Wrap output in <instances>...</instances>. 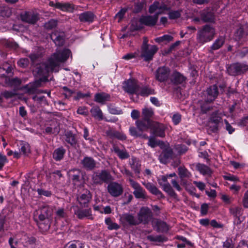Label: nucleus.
<instances>
[{"label":"nucleus","mask_w":248,"mask_h":248,"mask_svg":"<svg viewBox=\"0 0 248 248\" xmlns=\"http://www.w3.org/2000/svg\"><path fill=\"white\" fill-rule=\"evenodd\" d=\"M236 53H237L236 56L241 59L248 56V47H243L242 49L236 51Z\"/></svg>","instance_id":"obj_54"},{"label":"nucleus","mask_w":248,"mask_h":248,"mask_svg":"<svg viewBox=\"0 0 248 248\" xmlns=\"http://www.w3.org/2000/svg\"><path fill=\"white\" fill-rule=\"evenodd\" d=\"M112 151L117 155L119 158L122 160L127 159L130 157L129 153L124 147L122 149H121L118 146L113 145Z\"/></svg>","instance_id":"obj_29"},{"label":"nucleus","mask_w":248,"mask_h":248,"mask_svg":"<svg viewBox=\"0 0 248 248\" xmlns=\"http://www.w3.org/2000/svg\"><path fill=\"white\" fill-rule=\"evenodd\" d=\"M225 37L224 36H219L216 39L212 45L209 47V52L213 54L214 51L220 48L224 44Z\"/></svg>","instance_id":"obj_27"},{"label":"nucleus","mask_w":248,"mask_h":248,"mask_svg":"<svg viewBox=\"0 0 248 248\" xmlns=\"http://www.w3.org/2000/svg\"><path fill=\"white\" fill-rule=\"evenodd\" d=\"M21 18L23 21L31 24H35L39 19L38 15L32 12H25L21 15Z\"/></svg>","instance_id":"obj_17"},{"label":"nucleus","mask_w":248,"mask_h":248,"mask_svg":"<svg viewBox=\"0 0 248 248\" xmlns=\"http://www.w3.org/2000/svg\"><path fill=\"white\" fill-rule=\"evenodd\" d=\"M165 129L163 124L153 121L150 129L153 135L162 138L165 136Z\"/></svg>","instance_id":"obj_15"},{"label":"nucleus","mask_w":248,"mask_h":248,"mask_svg":"<svg viewBox=\"0 0 248 248\" xmlns=\"http://www.w3.org/2000/svg\"><path fill=\"white\" fill-rule=\"evenodd\" d=\"M147 239L151 242H156L159 243L166 242L168 240L167 237L162 235L156 236L150 235L147 236Z\"/></svg>","instance_id":"obj_47"},{"label":"nucleus","mask_w":248,"mask_h":248,"mask_svg":"<svg viewBox=\"0 0 248 248\" xmlns=\"http://www.w3.org/2000/svg\"><path fill=\"white\" fill-rule=\"evenodd\" d=\"M162 12H158L154 16H142L140 19L141 24L149 27H153L156 25L159 14Z\"/></svg>","instance_id":"obj_14"},{"label":"nucleus","mask_w":248,"mask_h":248,"mask_svg":"<svg viewBox=\"0 0 248 248\" xmlns=\"http://www.w3.org/2000/svg\"><path fill=\"white\" fill-rule=\"evenodd\" d=\"M158 182L159 185L162 186L163 190L167 193L170 197L175 199H177V194L175 193L169 183L164 184V183L159 179H158Z\"/></svg>","instance_id":"obj_26"},{"label":"nucleus","mask_w":248,"mask_h":248,"mask_svg":"<svg viewBox=\"0 0 248 248\" xmlns=\"http://www.w3.org/2000/svg\"><path fill=\"white\" fill-rule=\"evenodd\" d=\"M64 137L65 142L71 147L75 149L77 147H79V146L77 136L71 131H68L65 132Z\"/></svg>","instance_id":"obj_16"},{"label":"nucleus","mask_w":248,"mask_h":248,"mask_svg":"<svg viewBox=\"0 0 248 248\" xmlns=\"http://www.w3.org/2000/svg\"><path fill=\"white\" fill-rule=\"evenodd\" d=\"M113 177L107 170L93 172L92 181L95 185H102L103 183L108 184L113 180Z\"/></svg>","instance_id":"obj_3"},{"label":"nucleus","mask_w":248,"mask_h":248,"mask_svg":"<svg viewBox=\"0 0 248 248\" xmlns=\"http://www.w3.org/2000/svg\"><path fill=\"white\" fill-rule=\"evenodd\" d=\"M3 44L5 47L13 49H16L19 47L18 45L13 40H5Z\"/></svg>","instance_id":"obj_51"},{"label":"nucleus","mask_w":248,"mask_h":248,"mask_svg":"<svg viewBox=\"0 0 248 248\" xmlns=\"http://www.w3.org/2000/svg\"><path fill=\"white\" fill-rule=\"evenodd\" d=\"M248 34L247 28L243 26L239 27L235 31V35L238 39H241Z\"/></svg>","instance_id":"obj_48"},{"label":"nucleus","mask_w":248,"mask_h":248,"mask_svg":"<svg viewBox=\"0 0 248 248\" xmlns=\"http://www.w3.org/2000/svg\"><path fill=\"white\" fill-rule=\"evenodd\" d=\"M43 82H46V78H44L42 79H37L33 82L30 83L25 85L23 89L26 91V93L29 94H38L39 93L38 88L41 86Z\"/></svg>","instance_id":"obj_9"},{"label":"nucleus","mask_w":248,"mask_h":248,"mask_svg":"<svg viewBox=\"0 0 248 248\" xmlns=\"http://www.w3.org/2000/svg\"><path fill=\"white\" fill-rule=\"evenodd\" d=\"M142 184L152 194L155 195L156 193L158 188L155 185L150 182H143Z\"/></svg>","instance_id":"obj_52"},{"label":"nucleus","mask_w":248,"mask_h":248,"mask_svg":"<svg viewBox=\"0 0 248 248\" xmlns=\"http://www.w3.org/2000/svg\"><path fill=\"white\" fill-rule=\"evenodd\" d=\"M226 71L227 74L231 76H241L248 71V64L240 62L232 63L228 65Z\"/></svg>","instance_id":"obj_4"},{"label":"nucleus","mask_w":248,"mask_h":248,"mask_svg":"<svg viewBox=\"0 0 248 248\" xmlns=\"http://www.w3.org/2000/svg\"><path fill=\"white\" fill-rule=\"evenodd\" d=\"M2 95L6 99H9L15 97L16 94L13 91H5L1 93Z\"/></svg>","instance_id":"obj_63"},{"label":"nucleus","mask_w":248,"mask_h":248,"mask_svg":"<svg viewBox=\"0 0 248 248\" xmlns=\"http://www.w3.org/2000/svg\"><path fill=\"white\" fill-rule=\"evenodd\" d=\"M170 70L168 67L163 66L159 67L155 72V78L160 82L167 81L170 78Z\"/></svg>","instance_id":"obj_8"},{"label":"nucleus","mask_w":248,"mask_h":248,"mask_svg":"<svg viewBox=\"0 0 248 248\" xmlns=\"http://www.w3.org/2000/svg\"><path fill=\"white\" fill-rule=\"evenodd\" d=\"M71 172L73 173V174H70V178L73 183L76 185L77 183L80 182L81 171L78 169H73L71 170Z\"/></svg>","instance_id":"obj_41"},{"label":"nucleus","mask_w":248,"mask_h":248,"mask_svg":"<svg viewBox=\"0 0 248 248\" xmlns=\"http://www.w3.org/2000/svg\"><path fill=\"white\" fill-rule=\"evenodd\" d=\"M58 9L63 11L72 12L74 9V6L68 2L61 3L57 5Z\"/></svg>","instance_id":"obj_44"},{"label":"nucleus","mask_w":248,"mask_h":248,"mask_svg":"<svg viewBox=\"0 0 248 248\" xmlns=\"http://www.w3.org/2000/svg\"><path fill=\"white\" fill-rule=\"evenodd\" d=\"M37 191L38 195L40 196H44L49 197L52 195V193L50 191L45 190L42 188H38Z\"/></svg>","instance_id":"obj_60"},{"label":"nucleus","mask_w":248,"mask_h":248,"mask_svg":"<svg viewBox=\"0 0 248 248\" xmlns=\"http://www.w3.org/2000/svg\"><path fill=\"white\" fill-rule=\"evenodd\" d=\"M175 149L179 155L185 154L188 150L187 146L184 144H178L175 146Z\"/></svg>","instance_id":"obj_55"},{"label":"nucleus","mask_w":248,"mask_h":248,"mask_svg":"<svg viewBox=\"0 0 248 248\" xmlns=\"http://www.w3.org/2000/svg\"><path fill=\"white\" fill-rule=\"evenodd\" d=\"M230 212L233 217H241L243 214V209L239 206L231 207Z\"/></svg>","instance_id":"obj_50"},{"label":"nucleus","mask_w":248,"mask_h":248,"mask_svg":"<svg viewBox=\"0 0 248 248\" xmlns=\"http://www.w3.org/2000/svg\"><path fill=\"white\" fill-rule=\"evenodd\" d=\"M129 132L131 136L135 137H141L142 136V132L139 130H137L136 128L134 126L130 127Z\"/></svg>","instance_id":"obj_56"},{"label":"nucleus","mask_w":248,"mask_h":248,"mask_svg":"<svg viewBox=\"0 0 248 248\" xmlns=\"http://www.w3.org/2000/svg\"><path fill=\"white\" fill-rule=\"evenodd\" d=\"M83 247L80 243L76 242L74 243H68L65 247L64 248H82Z\"/></svg>","instance_id":"obj_64"},{"label":"nucleus","mask_w":248,"mask_h":248,"mask_svg":"<svg viewBox=\"0 0 248 248\" xmlns=\"http://www.w3.org/2000/svg\"><path fill=\"white\" fill-rule=\"evenodd\" d=\"M95 15L91 11L84 12L78 15V19L81 22L90 24L94 21Z\"/></svg>","instance_id":"obj_25"},{"label":"nucleus","mask_w":248,"mask_h":248,"mask_svg":"<svg viewBox=\"0 0 248 248\" xmlns=\"http://www.w3.org/2000/svg\"><path fill=\"white\" fill-rule=\"evenodd\" d=\"M65 153V149L63 147L61 146L54 150L52 156L55 161H60L63 158Z\"/></svg>","instance_id":"obj_32"},{"label":"nucleus","mask_w":248,"mask_h":248,"mask_svg":"<svg viewBox=\"0 0 248 248\" xmlns=\"http://www.w3.org/2000/svg\"><path fill=\"white\" fill-rule=\"evenodd\" d=\"M76 209L74 210V214L77 217L80 219H82L84 217H88L89 219H93L92 217V210L91 208L87 209H82L78 206L76 207Z\"/></svg>","instance_id":"obj_24"},{"label":"nucleus","mask_w":248,"mask_h":248,"mask_svg":"<svg viewBox=\"0 0 248 248\" xmlns=\"http://www.w3.org/2000/svg\"><path fill=\"white\" fill-rule=\"evenodd\" d=\"M80 163L82 168L87 170H92L96 167V162L92 157H84Z\"/></svg>","instance_id":"obj_22"},{"label":"nucleus","mask_w":248,"mask_h":248,"mask_svg":"<svg viewBox=\"0 0 248 248\" xmlns=\"http://www.w3.org/2000/svg\"><path fill=\"white\" fill-rule=\"evenodd\" d=\"M201 20L203 22L214 23L215 15L211 11L204 10L201 14Z\"/></svg>","instance_id":"obj_30"},{"label":"nucleus","mask_w":248,"mask_h":248,"mask_svg":"<svg viewBox=\"0 0 248 248\" xmlns=\"http://www.w3.org/2000/svg\"><path fill=\"white\" fill-rule=\"evenodd\" d=\"M110 95L105 93H97L94 96V100L96 102L104 104L106 101L110 100Z\"/></svg>","instance_id":"obj_37"},{"label":"nucleus","mask_w":248,"mask_h":248,"mask_svg":"<svg viewBox=\"0 0 248 248\" xmlns=\"http://www.w3.org/2000/svg\"><path fill=\"white\" fill-rule=\"evenodd\" d=\"M196 168L197 170L203 175H211L212 173L211 169L203 164L197 163L196 165Z\"/></svg>","instance_id":"obj_36"},{"label":"nucleus","mask_w":248,"mask_h":248,"mask_svg":"<svg viewBox=\"0 0 248 248\" xmlns=\"http://www.w3.org/2000/svg\"><path fill=\"white\" fill-rule=\"evenodd\" d=\"M178 170V174L181 179V184L185 185L186 182L184 179L189 178L191 176V173L185 167H179Z\"/></svg>","instance_id":"obj_35"},{"label":"nucleus","mask_w":248,"mask_h":248,"mask_svg":"<svg viewBox=\"0 0 248 248\" xmlns=\"http://www.w3.org/2000/svg\"><path fill=\"white\" fill-rule=\"evenodd\" d=\"M120 222L124 227L136 226L139 225L137 218L132 214L125 213L120 215Z\"/></svg>","instance_id":"obj_11"},{"label":"nucleus","mask_w":248,"mask_h":248,"mask_svg":"<svg viewBox=\"0 0 248 248\" xmlns=\"http://www.w3.org/2000/svg\"><path fill=\"white\" fill-rule=\"evenodd\" d=\"M147 42L148 40L147 38H144L141 46V57L146 62L151 61L154 55L156 53L158 50V48L155 45L149 46Z\"/></svg>","instance_id":"obj_5"},{"label":"nucleus","mask_w":248,"mask_h":248,"mask_svg":"<svg viewBox=\"0 0 248 248\" xmlns=\"http://www.w3.org/2000/svg\"><path fill=\"white\" fill-rule=\"evenodd\" d=\"M50 38L56 46H62L64 42V33L55 31L50 34Z\"/></svg>","instance_id":"obj_20"},{"label":"nucleus","mask_w":248,"mask_h":248,"mask_svg":"<svg viewBox=\"0 0 248 248\" xmlns=\"http://www.w3.org/2000/svg\"><path fill=\"white\" fill-rule=\"evenodd\" d=\"M212 102L207 101V99L205 98L204 100H200L198 101V104L200 106L201 111L203 114H205L211 110L212 107L210 106V104Z\"/></svg>","instance_id":"obj_39"},{"label":"nucleus","mask_w":248,"mask_h":248,"mask_svg":"<svg viewBox=\"0 0 248 248\" xmlns=\"http://www.w3.org/2000/svg\"><path fill=\"white\" fill-rule=\"evenodd\" d=\"M153 122V121H149L141 118V120H137L136 122V125L138 130L142 132L147 131L149 129H151Z\"/></svg>","instance_id":"obj_23"},{"label":"nucleus","mask_w":248,"mask_h":248,"mask_svg":"<svg viewBox=\"0 0 248 248\" xmlns=\"http://www.w3.org/2000/svg\"><path fill=\"white\" fill-rule=\"evenodd\" d=\"M171 82L176 85L182 83L185 80L186 78L180 73L174 71L170 75Z\"/></svg>","instance_id":"obj_31"},{"label":"nucleus","mask_w":248,"mask_h":248,"mask_svg":"<svg viewBox=\"0 0 248 248\" xmlns=\"http://www.w3.org/2000/svg\"><path fill=\"white\" fill-rule=\"evenodd\" d=\"M20 151L24 155H27L30 152V146L27 143H22L20 144Z\"/></svg>","instance_id":"obj_58"},{"label":"nucleus","mask_w":248,"mask_h":248,"mask_svg":"<svg viewBox=\"0 0 248 248\" xmlns=\"http://www.w3.org/2000/svg\"><path fill=\"white\" fill-rule=\"evenodd\" d=\"M218 89L216 85L209 86L204 92V96L207 101L213 102L218 95Z\"/></svg>","instance_id":"obj_13"},{"label":"nucleus","mask_w":248,"mask_h":248,"mask_svg":"<svg viewBox=\"0 0 248 248\" xmlns=\"http://www.w3.org/2000/svg\"><path fill=\"white\" fill-rule=\"evenodd\" d=\"M129 164L132 169L136 174H140V172L141 164L139 159L132 156L129 161Z\"/></svg>","instance_id":"obj_34"},{"label":"nucleus","mask_w":248,"mask_h":248,"mask_svg":"<svg viewBox=\"0 0 248 248\" xmlns=\"http://www.w3.org/2000/svg\"><path fill=\"white\" fill-rule=\"evenodd\" d=\"M155 93V92L154 89L151 88L149 86H143L141 87L140 86L137 95L145 97L151 94H154Z\"/></svg>","instance_id":"obj_33"},{"label":"nucleus","mask_w":248,"mask_h":248,"mask_svg":"<svg viewBox=\"0 0 248 248\" xmlns=\"http://www.w3.org/2000/svg\"><path fill=\"white\" fill-rule=\"evenodd\" d=\"M181 14L178 11H171L169 13V17L170 19H175L179 18Z\"/></svg>","instance_id":"obj_62"},{"label":"nucleus","mask_w":248,"mask_h":248,"mask_svg":"<svg viewBox=\"0 0 248 248\" xmlns=\"http://www.w3.org/2000/svg\"><path fill=\"white\" fill-rule=\"evenodd\" d=\"M92 197V195L91 192L87 189H85L84 193L81 194L79 197H78L77 199L81 207L85 208L88 206V203Z\"/></svg>","instance_id":"obj_19"},{"label":"nucleus","mask_w":248,"mask_h":248,"mask_svg":"<svg viewBox=\"0 0 248 248\" xmlns=\"http://www.w3.org/2000/svg\"><path fill=\"white\" fill-rule=\"evenodd\" d=\"M215 35V27L210 24H206L198 30L196 36L197 41L200 44H204L212 41Z\"/></svg>","instance_id":"obj_2"},{"label":"nucleus","mask_w":248,"mask_h":248,"mask_svg":"<svg viewBox=\"0 0 248 248\" xmlns=\"http://www.w3.org/2000/svg\"><path fill=\"white\" fill-rule=\"evenodd\" d=\"M91 113L94 118H98L99 120L103 119V113L99 107L94 106L91 110Z\"/></svg>","instance_id":"obj_46"},{"label":"nucleus","mask_w":248,"mask_h":248,"mask_svg":"<svg viewBox=\"0 0 248 248\" xmlns=\"http://www.w3.org/2000/svg\"><path fill=\"white\" fill-rule=\"evenodd\" d=\"M181 115L179 113L173 114L172 117V121L174 125L178 124L181 121Z\"/></svg>","instance_id":"obj_61"},{"label":"nucleus","mask_w":248,"mask_h":248,"mask_svg":"<svg viewBox=\"0 0 248 248\" xmlns=\"http://www.w3.org/2000/svg\"><path fill=\"white\" fill-rule=\"evenodd\" d=\"M153 227L157 232H167L170 230L169 225L166 222L158 219L154 221Z\"/></svg>","instance_id":"obj_21"},{"label":"nucleus","mask_w":248,"mask_h":248,"mask_svg":"<svg viewBox=\"0 0 248 248\" xmlns=\"http://www.w3.org/2000/svg\"><path fill=\"white\" fill-rule=\"evenodd\" d=\"M52 215V210L48 206H44L40 208L39 219L40 221L50 219Z\"/></svg>","instance_id":"obj_28"},{"label":"nucleus","mask_w":248,"mask_h":248,"mask_svg":"<svg viewBox=\"0 0 248 248\" xmlns=\"http://www.w3.org/2000/svg\"><path fill=\"white\" fill-rule=\"evenodd\" d=\"M129 182L131 186L134 189L133 194L136 198L143 200L147 198L146 192L139 183L130 178L129 179Z\"/></svg>","instance_id":"obj_10"},{"label":"nucleus","mask_w":248,"mask_h":248,"mask_svg":"<svg viewBox=\"0 0 248 248\" xmlns=\"http://www.w3.org/2000/svg\"><path fill=\"white\" fill-rule=\"evenodd\" d=\"M58 21L54 19H51L44 25V27L47 30H52L57 26Z\"/></svg>","instance_id":"obj_53"},{"label":"nucleus","mask_w":248,"mask_h":248,"mask_svg":"<svg viewBox=\"0 0 248 248\" xmlns=\"http://www.w3.org/2000/svg\"><path fill=\"white\" fill-rule=\"evenodd\" d=\"M154 111L151 108H145L142 110V118L144 119L152 121L151 118L154 115Z\"/></svg>","instance_id":"obj_43"},{"label":"nucleus","mask_w":248,"mask_h":248,"mask_svg":"<svg viewBox=\"0 0 248 248\" xmlns=\"http://www.w3.org/2000/svg\"><path fill=\"white\" fill-rule=\"evenodd\" d=\"M139 88L138 81L135 79H129L125 81L123 86L124 90L130 94H136L137 95Z\"/></svg>","instance_id":"obj_7"},{"label":"nucleus","mask_w":248,"mask_h":248,"mask_svg":"<svg viewBox=\"0 0 248 248\" xmlns=\"http://www.w3.org/2000/svg\"><path fill=\"white\" fill-rule=\"evenodd\" d=\"M42 56V52L39 49H37L32 53H31L28 55L30 58L32 64H35L38 61L39 59L41 58Z\"/></svg>","instance_id":"obj_42"},{"label":"nucleus","mask_w":248,"mask_h":248,"mask_svg":"<svg viewBox=\"0 0 248 248\" xmlns=\"http://www.w3.org/2000/svg\"><path fill=\"white\" fill-rule=\"evenodd\" d=\"M138 222L139 225L142 223L144 225L148 224L153 217V213L151 210L147 206L142 207L137 215Z\"/></svg>","instance_id":"obj_6"},{"label":"nucleus","mask_w":248,"mask_h":248,"mask_svg":"<svg viewBox=\"0 0 248 248\" xmlns=\"http://www.w3.org/2000/svg\"><path fill=\"white\" fill-rule=\"evenodd\" d=\"M107 135L110 138H116L118 140H124L126 139V136L124 134L119 131L113 130H109L106 132Z\"/></svg>","instance_id":"obj_40"},{"label":"nucleus","mask_w":248,"mask_h":248,"mask_svg":"<svg viewBox=\"0 0 248 248\" xmlns=\"http://www.w3.org/2000/svg\"><path fill=\"white\" fill-rule=\"evenodd\" d=\"M234 243H233L232 238H227L225 242L223 243V248H233Z\"/></svg>","instance_id":"obj_59"},{"label":"nucleus","mask_w":248,"mask_h":248,"mask_svg":"<svg viewBox=\"0 0 248 248\" xmlns=\"http://www.w3.org/2000/svg\"><path fill=\"white\" fill-rule=\"evenodd\" d=\"M209 123L212 124H217L220 125L223 124V119L218 112L216 111L213 112L211 115Z\"/></svg>","instance_id":"obj_38"},{"label":"nucleus","mask_w":248,"mask_h":248,"mask_svg":"<svg viewBox=\"0 0 248 248\" xmlns=\"http://www.w3.org/2000/svg\"><path fill=\"white\" fill-rule=\"evenodd\" d=\"M174 158V154L172 149L168 147L163 150L162 152L159 156V159L161 163L167 164L169 159Z\"/></svg>","instance_id":"obj_18"},{"label":"nucleus","mask_w":248,"mask_h":248,"mask_svg":"<svg viewBox=\"0 0 248 248\" xmlns=\"http://www.w3.org/2000/svg\"><path fill=\"white\" fill-rule=\"evenodd\" d=\"M71 55V52L69 49L56 51L48 60L46 63L36 64L33 69V75L35 78H38V79H42L45 78H46V82L48 81L49 72H58L60 63L65 62Z\"/></svg>","instance_id":"obj_1"},{"label":"nucleus","mask_w":248,"mask_h":248,"mask_svg":"<svg viewBox=\"0 0 248 248\" xmlns=\"http://www.w3.org/2000/svg\"><path fill=\"white\" fill-rule=\"evenodd\" d=\"M108 191L110 195L117 197L121 195L123 192L122 185L117 182H110L108 184Z\"/></svg>","instance_id":"obj_12"},{"label":"nucleus","mask_w":248,"mask_h":248,"mask_svg":"<svg viewBox=\"0 0 248 248\" xmlns=\"http://www.w3.org/2000/svg\"><path fill=\"white\" fill-rule=\"evenodd\" d=\"M105 222L108 226L109 230H118L120 228V226L115 222H113L110 217H107L105 220Z\"/></svg>","instance_id":"obj_45"},{"label":"nucleus","mask_w":248,"mask_h":248,"mask_svg":"<svg viewBox=\"0 0 248 248\" xmlns=\"http://www.w3.org/2000/svg\"><path fill=\"white\" fill-rule=\"evenodd\" d=\"M50 219H46L43 220V221H40L38 223L39 228L43 232H46L48 231L50 227Z\"/></svg>","instance_id":"obj_49"},{"label":"nucleus","mask_w":248,"mask_h":248,"mask_svg":"<svg viewBox=\"0 0 248 248\" xmlns=\"http://www.w3.org/2000/svg\"><path fill=\"white\" fill-rule=\"evenodd\" d=\"M29 64V60L28 58H21L17 62V64L22 68L27 67Z\"/></svg>","instance_id":"obj_57"}]
</instances>
